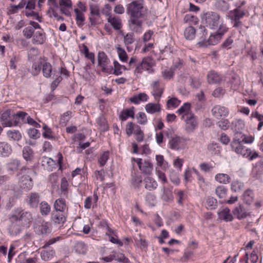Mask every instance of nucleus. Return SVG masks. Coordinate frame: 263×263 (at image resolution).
Here are the masks:
<instances>
[{
    "label": "nucleus",
    "instance_id": "nucleus-1",
    "mask_svg": "<svg viewBox=\"0 0 263 263\" xmlns=\"http://www.w3.org/2000/svg\"><path fill=\"white\" fill-rule=\"evenodd\" d=\"M8 220L10 223L8 228V233L10 236H16L24 228L30 226L32 216L31 212L22 208H17L8 215Z\"/></svg>",
    "mask_w": 263,
    "mask_h": 263
},
{
    "label": "nucleus",
    "instance_id": "nucleus-2",
    "mask_svg": "<svg viewBox=\"0 0 263 263\" xmlns=\"http://www.w3.org/2000/svg\"><path fill=\"white\" fill-rule=\"evenodd\" d=\"M143 0L134 1L126 5V13L129 18H143L147 13Z\"/></svg>",
    "mask_w": 263,
    "mask_h": 263
},
{
    "label": "nucleus",
    "instance_id": "nucleus-3",
    "mask_svg": "<svg viewBox=\"0 0 263 263\" xmlns=\"http://www.w3.org/2000/svg\"><path fill=\"white\" fill-rule=\"evenodd\" d=\"M202 21L206 27L213 30H218L222 25L227 26L219 14L215 12L210 11L204 13Z\"/></svg>",
    "mask_w": 263,
    "mask_h": 263
},
{
    "label": "nucleus",
    "instance_id": "nucleus-4",
    "mask_svg": "<svg viewBox=\"0 0 263 263\" xmlns=\"http://www.w3.org/2000/svg\"><path fill=\"white\" fill-rule=\"evenodd\" d=\"M63 239H64L63 236H59L52 238L48 241H46L42 247V248L45 250H43L41 253V258L44 261H48L51 259L55 254V251L52 249H46L49 247V246L53 245Z\"/></svg>",
    "mask_w": 263,
    "mask_h": 263
},
{
    "label": "nucleus",
    "instance_id": "nucleus-5",
    "mask_svg": "<svg viewBox=\"0 0 263 263\" xmlns=\"http://www.w3.org/2000/svg\"><path fill=\"white\" fill-rule=\"evenodd\" d=\"M153 59L150 57H145L142 60L139 62L134 70V74L138 77L141 75L143 71H147L149 73H152L154 72L153 67L154 66Z\"/></svg>",
    "mask_w": 263,
    "mask_h": 263
},
{
    "label": "nucleus",
    "instance_id": "nucleus-6",
    "mask_svg": "<svg viewBox=\"0 0 263 263\" xmlns=\"http://www.w3.org/2000/svg\"><path fill=\"white\" fill-rule=\"evenodd\" d=\"M98 66L101 68L104 73L111 74L113 71V67L107 55L103 51H99L98 54Z\"/></svg>",
    "mask_w": 263,
    "mask_h": 263
},
{
    "label": "nucleus",
    "instance_id": "nucleus-7",
    "mask_svg": "<svg viewBox=\"0 0 263 263\" xmlns=\"http://www.w3.org/2000/svg\"><path fill=\"white\" fill-rule=\"evenodd\" d=\"M151 87L152 89V95L156 101H159L165 89L164 84L161 80H157L151 83Z\"/></svg>",
    "mask_w": 263,
    "mask_h": 263
},
{
    "label": "nucleus",
    "instance_id": "nucleus-8",
    "mask_svg": "<svg viewBox=\"0 0 263 263\" xmlns=\"http://www.w3.org/2000/svg\"><path fill=\"white\" fill-rule=\"evenodd\" d=\"M228 31V28L223 25L221 26L217 30V32L211 34L208 40L209 45H215L217 44L222 39L223 35Z\"/></svg>",
    "mask_w": 263,
    "mask_h": 263
},
{
    "label": "nucleus",
    "instance_id": "nucleus-9",
    "mask_svg": "<svg viewBox=\"0 0 263 263\" xmlns=\"http://www.w3.org/2000/svg\"><path fill=\"white\" fill-rule=\"evenodd\" d=\"M132 162H136L140 170L143 174L149 175L153 170V164L148 161H144L142 162V159L141 158H132Z\"/></svg>",
    "mask_w": 263,
    "mask_h": 263
},
{
    "label": "nucleus",
    "instance_id": "nucleus-10",
    "mask_svg": "<svg viewBox=\"0 0 263 263\" xmlns=\"http://www.w3.org/2000/svg\"><path fill=\"white\" fill-rule=\"evenodd\" d=\"M103 223L105 225L106 230L105 234L109 237V241L112 243L118 245L119 247L123 246V242L118 239L117 231L110 228L107 222H104Z\"/></svg>",
    "mask_w": 263,
    "mask_h": 263
},
{
    "label": "nucleus",
    "instance_id": "nucleus-11",
    "mask_svg": "<svg viewBox=\"0 0 263 263\" xmlns=\"http://www.w3.org/2000/svg\"><path fill=\"white\" fill-rule=\"evenodd\" d=\"M185 145V139L179 136L172 137L168 142L169 147L173 150H179L183 148Z\"/></svg>",
    "mask_w": 263,
    "mask_h": 263
},
{
    "label": "nucleus",
    "instance_id": "nucleus-12",
    "mask_svg": "<svg viewBox=\"0 0 263 263\" xmlns=\"http://www.w3.org/2000/svg\"><path fill=\"white\" fill-rule=\"evenodd\" d=\"M142 18H129L128 22L130 30L137 33H141L143 31Z\"/></svg>",
    "mask_w": 263,
    "mask_h": 263
},
{
    "label": "nucleus",
    "instance_id": "nucleus-13",
    "mask_svg": "<svg viewBox=\"0 0 263 263\" xmlns=\"http://www.w3.org/2000/svg\"><path fill=\"white\" fill-rule=\"evenodd\" d=\"M135 108L134 106H132L128 108L123 109L118 114V117L120 121L121 122H125L128 118L134 119L135 118Z\"/></svg>",
    "mask_w": 263,
    "mask_h": 263
},
{
    "label": "nucleus",
    "instance_id": "nucleus-14",
    "mask_svg": "<svg viewBox=\"0 0 263 263\" xmlns=\"http://www.w3.org/2000/svg\"><path fill=\"white\" fill-rule=\"evenodd\" d=\"M213 115L217 119L226 117L229 113V109L219 105H215L212 109Z\"/></svg>",
    "mask_w": 263,
    "mask_h": 263
},
{
    "label": "nucleus",
    "instance_id": "nucleus-15",
    "mask_svg": "<svg viewBox=\"0 0 263 263\" xmlns=\"http://www.w3.org/2000/svg\"><path fill=\"white\" fill-rule=\"evenodd\" d=\"M232 213L239 220L245 219L249 215L248 210L242 204H238L236 206L233 210Z\"/></svg>",
    "mask_w": 263,
    "mask_h": 263
},
{
    "label": "nucleus",
    "instance_id": "nucleus-16",
    "mask_svg": "<svg viewBox=\"0 0 263 263\" xmlns=\"http://www.w3.org/2000/svg\"><path fill=\"white\" fill-rule=\"evenodd\" d=\"M125 130L126 134L128 137L130 136L132 134L136 136L143 132L139 125L132 122H129L127 123Z\"/></svg>",
    "mask_w": 263,
    "mask_h": 263
},
{
    "label": "nucleus",
    "instance_id": "nucleus-17",
    "mask_svg": "<svg viewBox=\"0 0 263 263\" xmlns=\"http://www.w3.org/2000/svg\"><path fill=\"white\" fill-rule=\"evenodd\" d=\"M207 81L210 84L219 83L223 79L222 76L214 70L208 72L206 76Z\"/></svg>",
    "mask_w": 263,
    "mask_h": 263
},
{
    "label": "nucleus",
    "instance_id": "nucleus-18",
    "mask_svg": "<svg viewBox=\"0 0 263 263\" xmlns=\"http://www.w3.org/2000/svg\"><path fill=\"white\" fill-rule=\"evenodd\" d=\"M184 119L186 123V130L190 132H193L197 126V121L196 117L194 114L189 115V117H186Z\"/></svg>",
    "mask_w": 263,
    "mask_h": 263
},
{
    "label": "nucleus",
    "instance_id": "nucleus-19",
    "mask_svg": "<svg viewBox=\"0 0 263 263\" xmlns=\"http://www.w3.org/2000/svg\"><path fill=\"white\" fill-rule=\"evenodd\" d=\"M218 218L225 222H231L234 219L233 215L230 212V210L226 207L218 212Z\"/></svg>",
    "mask_w": 263,
    "mask_h": 263
},
{
    "label": "nucleus",
    "instance_id": "nucleus-20",
    "mask_svg": "<svg viewBox=\"0 0 263 263\" xmlns=\"http://www.w3.org/2000/svg\"><path fill=\"white\" fill-rule=\"evenodd\" d=\"M246 13L245 10L234 9L228 12V17L231 21H238L243 18Z\"/></svg>",
    "mask_w": 263,
    "mask_h": 263
},
{
    "label": "nucleus",
    "instance_id": "nucleus-21",
    "mask_svg": "<svg viewBox=\"0 0 263 263\" xmlns=\"http://www.w3.org/2000/svg\"><path fill=\"white\" fill-rule=\"evenodd\" d=\"M46 33L42 30L34 33L32 42L35 45H42L46 42Z\"/></svg>",
    "mask_w": 263,
    "mask_h": 263
},
{
    "label": "nucleus",
    "instance_id": "nucleus-22",
    "mask_svg": "<svg viewBox=\"0 0 263 263\" xmlns=\"http://www.w3.org/2000/svg\"><path fill=\"white\" fill-rule=\"evenodd\" d=\"M66 219V213L53 211L51 214V219L58 224L64 223Z\"/></svg>",
    "mask_w": 263,
    "mask_h": 263
},
{
    "label": "nucleus",
    "instance_id": "nucleus-23",
    "mask_svg": "<svg viewBox=\"0 0 263 263\" xmlns=\"http://www.w3.org/2000/svg\"><path fill=\"white\" fill-rule=\"evenodd\" d=\"M107 22L110 23L111 27L115 30H119L122 28V20L120 17L111 15L109 16L107 18Z\"/></svg>",
    "mask_w": 263,
    "mask_h": 263
},
{
    "label": "nucleus",
    "instance_id": "nucleus-24",
    "mask_svg": "<svg viewBox=\"0 0 263 263\" xmlns=\"http://www.w3.org/2000/svg\"><path fill=\"white\" fill-rule=\"evenodd\" d=\"M68 205L66 203L65 199L60 198L55 200L54 203V210L61 212H67Z\"/></svg>",
    "mask_w": 263,
    "mask_h": 263
},
{
    "label": "nucleus",
    "instance_id": "nucleus-25",
    "mask_svg": "<svg viewBox=\"0 0 263 263\" xmlns=\"http://www.w3.org/2000/svg\"><path fill=\"white\" fill-rule=\"evenodd\" d=\"M77 175H80L82 181H84L87 178L88 176L87 167L84 166L82 168L77 167L74 170L72 171L71 174L72 178H73Z\"/></svg>",
    "mask_w": 263,
    "mask_h": 263
},
{
    "label": "nucleus",
    "instance_id": "nucleus-26",
    "mask_svg": "<svg viewBox=\"0 0 263 263\" xmlns=\"http://www.w3.org/2000/svg\"><path fill=\"white\" fill-rule=\"evenodd\" d=\"M35 231L38 234H44L49 232V223L45 220L38 222L35 227Z\"/></svg>",
    "mask_w": 263,
    "mask_h": 263
},
{
    "label": "nucleus",
    "instance_id": "nucleus-27",
    "mask_svg": "<svg viewBox=\"0 0 263 263\" xmlns=\"http://www.w3.org/2000/svg\"><path fill=\"white\" fill-rule=\"evenodd\" d=\"M42 165L48 171H52L56 168L57 163L52 159L45 157L42 160Z\"/></svg>",
    "mask_w": 263,
    "mask_h": 263
},
{
    "label": "nucleus",
    "instance_id": "nucleus-28",
    "mask_svg": "<svg viewBox=\"0 0 263 263\" xmlns=\"http://www.w3.org/2000/svg\"><path fill=\"white\" fill-rule=\"evenodd\" d=\"M191 105L190 103H185L179 108L176 112L178 115H182V119H184L186 117H189V115L193 114L191 111Z\"/></svg>",
    "mask_w": 263,
    "mask_h": 263
},
{
    "label": "nucleus",
    "instance_id": "nucleus-29",
    "mask_svg": "<svg viewBox=\"0 0 263 263\" xmlns=\"http://www.w3.org/2000/svg\"><path fill=\"white\" fill-rule=\"evenodd\" d=\"M240 152L238 153L237 154L241 155L243 157L248 158L249 160H252L258 157V155L257 153L254 152L252 153L251 149L243 146L242 148H241Z\"/></svg>",
    "mask_w": 263,
    "mask_h": 263
},
{
    "label": "nucleus",
    "instance_id": "nucleus-30",
    "mask_svg": "<svg viewBox=\"0 0 263 263\" xmlns=\"http://www.w3.org/2000/svg\"><path fill=\"white\" fill-rule=\"evenodd\" d=\"M11 111L9 110L5 111L1 116V122L4 127H11Z\"/></svg>",
    "mask_w": 263,
    "mask_h": 263
},
{
    "label": "nucleus",
    "instance_id": "nucleus-31",
    "mask_svg": "<svg viewBox=\"0 0 263 263\" xmlns=\"http://www.w3.org/2000/svg\"><path fill=\"white\" fill-rule=\"evenodd\" d=\"M174 194L176 195V198L177 203L180 205H183L184 201L187 199V192L185 191L180 190H175Z\"/></svg>",
    "mask_w": 263,
    "mask_h": 263
},
{
    "label": "nucleus",
    "instance_id": "nucleus-32",
    "mask_svg": "<svg viewBox=\"0 0 263 263\" xmlns=\"http://www.w3.org/2000/svg\"><path fill=\"white\" fill-rule=\"evenodd\" d=\"M145 188L149 191L155 190L158 186L157 181L152 177L147 176L143 179Z\"/></svg>",
    "mask_w": 263,
    "mask_h": 263
},
{
    "label": "nucleus",
    "instance_id": "nucleus-33",
    "mask_svg": "<svg viewBox=\"0 0 263 263\" xmlns=\"http://www.w3.org/2000/svg\"><path fill=\"white\" fill-rule=\"evenodd\" d=\"M146 111L150 114L159 112L161 111V105L159 103H148L145 107Z\"/></svg>",
    "mask_w": 263,
    "mask_h": 263
},
{
    "label": "nucleus",
    "instance_id": "nucleus-34",
    "mask_svg": "<svg viewBox=\"0 0 263 263\" xmlns=\"http://www.w3.org/2000/svg\"><path fill=\"white\" fill-rule=\"evenodd\" d=\"M52 66L49 62H43L42 71L43 76L46 78H49L52 76Z\"/></svg>",
    "mask_w": 263,
    "mask_h": 263
},
{
    "label": "nucleus",
    "instance_id": "nucleus-35",
    "mask_svg": "<svg viewBox=\"0 0 263 263\" xmlns=\"http://www.w3.org/2000/svg\"><path fill=\"white\" fill-rule=\"evenodd\" d=\"M12 152L10 145L5 142H0V156H8Z\"/></svg>",
    "mask_w": 263,
    "mask_h": 263
},
{
    "label": "nucleus",
    "instance_id": "nucleus-36",
    "mask_svg": "<svg viewBox=\"0 0 263 263\" xmlns=\"http://www.w3.org/2000/svg\"><path fill=\"white\" fill-rule=\"evenodd\" d=\"M207 149L208 153L213 156L220 154L221 148L218 143H212L208 144Z\"/></svg>",
    "mask_w": 263,
    "mask_h": 263
},
{
    "label": "nucleus",
    "instance_id": "nucleus-37",
    "mask_svg": "<svg viewBox=\"0 0 263 263\" xmlns=\"http://www.w3.org/2000/svg\"><path fill=\"white\" fill-rule=\"evenodd\" d=\"M40 196L38 193H31L28 196V204L31 208H36L39 202Z\"/></svg>",
    "mask_w": 263,
    "mask_h": 263
},
{
    "label": "nucleus",
    "instance_id": "nucleus-38",
    "mask_svg": "<svg viewBox=\"0 0 263 263\" xmlns=\"http://www.w3.org/2000/svg\"><path fill=\"white\" fill-rule=\"evenodd\" d=\"M215 180L219 183L227 184L230 182L231 178L228 174L218 173L215 175Z\"/></svg>",
    "mask_w": 263,
    "mask_h": 263
},
{
    "label": "nucleus",
    "instance_id": "nucleus-39",
    "mask_svg": "<svg viewBox=\"0 0 263 263\" xmlns=\"http://www.w3.org/2000/svg\"><path fill=\"white\" fill-rule=\"evenodd\" d=\"M74 12L76 14V23L79 27H82L84 24V22L85 20L84 14L78 8L74 9Z\"/></svg>",
    "mask_w": 263,
    "mask_h": 263
},
{
    "label": "nucleus",
    "instance_id": "nucleus-40",
    "mask_svg": "<svg viewBox=\"0 0 263 263\" xmlns=\"http://www.w3.org/2000/svg\"><path fill=\"white\" fill-rule=\"evenodd\" d=\"M43 129L44 131L42 133V136L44 138L50 140H54L55 139V136L54 133L52 129L47 125L44 124L43 126Z\"/></svg>",
    "mask_w": 263,
    "mask_h": 263
},
{
    "label": "nucleus",
    "instance_id": "nucleus-41",
    "mask_svg": "<svg viewBox=\"0 0 263 263\" xmlns=\"http://www.w3.org/2000/svg\"><path fill=\"white\" fill-rule=\"evenodd\" d=\"M244 183L238 180H233L230 185V189L233 192H239L244 188Z\"/></svg>",
    "mask_w": 263,
    "mask_h": 263
},
{
    "label": "nucleus",
    "instance_id": "nucleus-42",
    "mask_svg": "<svg viewBox=\"0 0 263 263\" xmlns=\"http://www.w3.org/2000/svg\"><path fill=\"white\" fill-rule=\"evenodd\" d=\"M228 192L227 187L223 185H218L215 189V194L219 199L224 198Z\"/></svg>",
    "mask_w": 263,
    "mask_h": 263
},
{
    "label": "nucleus",
    "instance_id": "nucleus-43",
    "mask_svg": "<svg viewBox=\"0 0 263 263\" xmlns=\"http://www.w3.org/2000/svg\"><path fill=\"white\" fill-rule=\"evenodd\" d=\"M51 211L50 205L46 201H42L40 204V211L42 216L48 215Z\"/></svg>",
    "mask_w": 263,
    "mask_h": 263
},
{
    "label": "nucleus",
    "instance_id": "nucleus-44",
    "mask_svg": "<svg viewBox=\"0 0 263 263\" xmlns=\"http://www.w3.org/2000/svg\"><path fill=\"white\" fill-rule=\"evenodd\" d=\"M22 178L26 180V182H24V180H22V187L26 191L31 190L33 186V183L30 175L24 176Z\"/></svg>",
    "mask_w": 263,
    "mask_h": 263
},
{
    "label": "nucleus",
    "instance_id": "nucleus-45",
    "mask_svg": "<svg viewBox=\"0 0 263 263\" xmlns=\"http://www.w3.org/2000/svg\"><path fill=\"white\" fill-rule=\"evenodd\" d=\"M196 30L192 26H189L186 28L184 31V36L185 38L189 40H192L195 37Z\"/></svg>",
    "mask_w": 263,
    "mask_h": 263
},
{
    "label": "nucleus",
    "instance_id": "nucleus-46",
    "mask_svg": "<svg viewBox=\"0 0 263 263\" xmlns=\"http://www.w3.org/2000/svg\"><path fill=\"white\" fill-rule=\"evenodd\" d=\"M175 74V71L173 67L165 68L161 71V75L163 78L166 80H171L173 78Z\"/></svg>",
    "mask_w": 263,
    "mask_h": 263
},
{
    "label": "nucleus",
    "instance_id": "nucleus-47",
    "mask_svg": "<svg viewBox=\"0 0 263 263\" xmlns=\"http://www.w3.org/2000/svg\"><path fill=\"white\" fill-rule=\"evenodd\" d=\"M23 156L26 161H31L33 157V152L29 146H25L23 149Z\"/></svg>",
    "mask_w": 263,
    "mask_h": 263
},
{
    "label": "nucleus",
    "instance_id": "nucleus-48",
    "mask_svg": "<svg viewBox=\"0 0 263 263\" xmlns=\"http://www.w3.org/2000/svg\"><path fill=\"white\" fill-rule=\"evenodd\" d=\"M114 68H113V73L115 75L118 76L122 73L123 71L127 70L126 68L124 65H121L118 62L115 61L114 62Z\"/></svg>",
    "mask_w": 263,
    "mask_h": 263
},
{
    "label": "nucleus",
    "instance_id": "nucleus-49",
    "mask_svg": "<svg viewBox=\"0 0 263 263\" xmlns=\"http://www.w3.org/2000/svg\"><path fill=\"white\" fill-rule=\"evenodd\" d=\"M205 205L208 209H215L217 206V201L216 199L213 197H208L206 200Z\"/></svg>",
    "mask_w": 263,
    "mask_h": 263
},
{
    "label": "nucleus",
    "instance_id": "nucleus-50",
    "mask_svg": "<svg viewBox=\"0 0 263 263\" xmlns=\"http://www.w3.org/2000/svg\"><path fill=\"white\" fill-rule=\"evenodd\" d=\"M43 62L41 61L35 62L31 67V73L33 76L38 75L42 70Z\"/></svg>",
    "mask_w": 263,
    "mask_h": 263
},
{
    "label": "nucleus",
    "instance_id": "nucleus-51",
    "mask_svg": "<svg viewBox=\"0 0 263 263\" xmlns=\"http://www.w3.org/2000/svg\"><path fill=\"white\" fill-rule=\"evenodd\" d=\"M98 197L96 194L93 195V197L92 196L87 197L84 201V208L86 209H90L92 205V201L96 203L98 201Z\"/></svg>",
    "mask_w": 263,
    "mask_h": 263
},
{
    "label": "nucleus",
    "instance_id": "nucleus-52",
    "mask_svg": "<svg viewBox=\"0 0 263 263\" xmlns=\"http://www.w3.org/2000/svg\"><path fill=\"white\" fill-rule=\"evenodd\" d=\"M96 122L102 131L105 132L108 130V126L104 118L100 117L97 119Z\"/></svg>",
    "mask_w": 263,
    "mask_h": 263
},
{
    "label": "nucleus",
    "instance_id": "nucleus-53",
    "mask_svg": "<svg viewBox=\"0 0 263 263\" xmlns=\"http://www.w3.org/2000/svg\"><path fill=\"white\" fill-rule=\"evenodd\" d=\"M243 199L244 201L248 204H250L253 200V193L251 190H247L243 194Z\"/></svg>",
    "mask_w": 263,
    "mask_h": 263
},
{
    "label": "nucleus",
    "instance_id": "nucleus-54",
    "mask_svg": "<svg viewBox=\"0 0 263 263\" xmlns=\"http://www.w3.org/2000/svg\"><path fill=\"white\" fill-rule=\"evenodd\" d=\"M116 49L120 61L123 62H126L128 56L125 50L120 46L116 47Z\"/></svg>",
    "mask_w": 263,
    "mask_h": 263
},
{
    "label": "nucleus",
    "instance_id": "nucleus-55",
    "mask_svg": "<svg viewBox=\"0 0 263 263\" xmlns=\"http://www.w3.org/2000/svg\"><path fill=\"white\" fill-rule=\"evenodd\" d=\"M72 111L70 110H68L63 114H62L60 116V122L62 124H66L70 119L72 117Z\"/></svg>",
    "mask_w": 263,
    "mask_h": 263
},
{
    "label": "nucleus",
    "instance_id": "nucleus-56",
    "mask_svg": "<svg viewBox=\"0 0 263 263\" xmlns=\"http://www.w3.org/2000/svg\"><path fill=\"white\" fill-rule=\"evenodd\" d=\"M109 153L108 151L104 152L98 159V162L101 167L104 166L109 159Z\"/></svg>",
    "mask_w": 263,
    "mask_h": 263
},
{
    "label": "nucleus",
    "instance_id": "nucleus-57",
    "mask_svg": "<svg viewBox=\"0 0 263 263\" xmlns=\"http://www.w3.org/2000/svg\"><path fill=\"white\" fill-rule=\"evenodd\" d=\"M69 183L65 177L61 179L60 190L64 195H67Z\"/></svg>",
    "mask_w": 263,
    "mask_h": 263
},
{
    "label": "nucleus",
    "instance_id": "nucleus-58",
    "mask_svg": "<svg viewBox=\"0 0 263 263\" xmlns=\"http://www.w3.org/2000/svg\"><path fill=\"white\" fill-rule=\"evenodd\" d=\"M142 182V177L141 175L135 174L132 176V184L135 188H139Z\"/></svg>",
    "mask_w": 263,
    "mask_h": 263
},
{
    "label": "nucleus",
    "instance_id": "nucleus-59",
    "mask_svg": "<svg viewBox=\"0 0 263 263\" xmlns=\"http://www.w3.org/2000/svg\"><path fill=\"white\" fill-rule=\"evenodd\" d=\"M180 102V100L175 97H168L166 104L168 108H176L179 105Z\"/></svg>",
    "mask_w": 263,
    "mask_h": 263
},
{
    "label": "nucleus",
    "instance_id": "nucleus-60",
    "mask_svg": "<svg viewBox=\"0 0 263 263\" xmlns=\"http://www.w3.org/2000/svg\"><path fill=\"white\" fill-rule=\"evenodd\" d=\"M74 248L76 251L79 254H84L87 251L86 246L83 242L77 243Z\"/></svg>",
    "mask_w": 263,
    "mask_h": 263
},
{
    "label": "nucleus",
    "instance_id": "nucleus-61",
    "mask_svg": "<svg viewBox=\"0 0 263 263\" xmlns=\"http://www.w3.org/2000/svg\"><path fill=\"white\" fill-rule=\"evenodd\" d=\"M7 135L14 141H19L22 138V135L18 130H9Z\"/></svg>",
    "mask_w": 263,
    "mask_h": 263
},
{
    "label": "nucleus",
    "instance_id": "nucleus-62",
    "mask_svg": "<svg viewBox=\"0 0 263 263\" xmlns=\"http://www.w3.org/2000/svg\"><path fill=\"white\" fill-rule=\"evenodd\" d=\"M233 43V39L231 36H229L224 41L220 47L222 49L228 50L232 48Z\"/></svg>",
    "mask_w": 263,
    "mask_h": 263
},
{
    "label": "nucleus",
    "instance_id": "nucleus-63",
    "mask_svg": "<svg viewBox=\"0 0 263 263\" xmlns=\"http://www.w3.org/2000/svg\"><path fill=\"white\" fill-rule=\"evenodd\" d=\"M20 161L17 160H12L7 164L8 169L11 171H14L18 169L20 166Z\"/></svg>",
    "mask_w": 263,
    "mask_h": 263
},
{
    "label": "nucleus",
    "instance_id": "nucleus-64",
    "mask_svg": "<svg viewBox=\"0 0 263 263\" xmlns=\"http://www.w3.org/2000/svg\"><path fill=\"white\" fill-rule=\"evenodd\" d=\"M138 123L141 125H145L147 122V116L143 112H139L137 117Z\"/></svg>",
    "mask_w": 263,
    "mask_h": 263
}]
</instances>
